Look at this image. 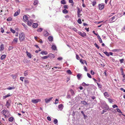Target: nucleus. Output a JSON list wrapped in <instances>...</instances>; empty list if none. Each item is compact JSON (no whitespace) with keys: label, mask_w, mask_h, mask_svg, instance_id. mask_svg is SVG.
<instances>
[{"label":"nucleus","mask_w":125,"mask_h":125,"mask_svg":"<svg viewBox=\"0 0 125 125\" xmlns=\"http://www.w3.org/2000/svg\"><path fill=\"white\" fill-rule=\"evenodd\" d=\"M13 41L15 42V43H16L18 42V38H14L13 40Z\"/></svg>","instance_id":"2f4dec72"},{"label":"nucleus","mask_w":125,"mask_h":125,"mask_svg":"<svg viewBox=\"0 0 125 125\" xmlns=\"http://www.w3.org/2000/svg\"><path fill=\"white\" fill-rule=\"evenodd\" d=\"M101 104L103 109L108 110L109 109L108 106L106 104V103L105 101L102 102H101Z\"/></svg>","instance_id":"f257e3e1"},{"label":"nucleus","mask_w":125,"mask_h":125,"mask_svg":"<svg viewBox=\"0 0 125 125\" xmlns=\"http://www.w3.org/2000/svg\"><path fill=\"white\" fill-rule=\"evenodd\" d=\"M73 30L75 32H77V30L75 27L73 28Z\"/></svg>","instance_id":"338daca9"},{"label":"nucleus","mask_w":125,"mask_h":125,"mask_svg":"<svg viewBox=\"0 0 125 125\" xmlns=\"http://www.w3.org/2000/svg\"><path fill=\"white\" fill-rule=\"evenodd\" d=\"M52 50L54 51L56 49V47L55 45H53L52 46Z\"/></svg>","instance_id":"aec40b11"},{"label":"nucleus","mask_w":125,"mask_h":125,"mask_svg":"<svg viewBox=\"0 0 125 125\" xmlns=\"http://www.w3.org/2000/svg\"><path fill=\"white\" fill-rule=\"evenodd\" d=\"M10 100H8L6 102V104L5 105L6 106L8 107V106L10 105Z\"/></svg>","instance_id":"0eeeda50"},{"label":"nucleus","mask_w":125,"mask_h":125,"mask_svg":"<svg viewBox=\"0 0 125 125\" xmlns=\"http://www.w3.org/2000/svg\"><path fill=\"white\" fill-rule=\"evenodd\" d=\"M38 24L37 23H33L32 24V27L34 28H36L38 26Z\"/></svg>","instance_id":"dca6fc26"},{"label":"nucleus","mask_w":125,"mask_h":125,"mask_svg":"<svg viewBox=\"0 0 125 125\" xmlns=\"http://www.w3.org/2000/svg\"><path fill=\"white\" fill-rule=\"evenodd\" d=\"M80 12H77V16L78 17H80V16H81L82 15V14H80Z\"/></svg>","instance_id":"4d7b16f0"},{"label":"nucleus","mask_w":125,"mask_h":125,"mask_svg":"<svg viewBox=\"0 0 125 125\" xmlns=\"http://www.w3.org/2000/svg\"><path fill=\"white\" fill-rule=\"evenodd\" d=\"M41 54H42L43 55H46L48 54V53L46 51H43L41 52Z\"/></svg>","instance_id":"ddd939ff"},{"label":"nucleus","mask_w":125,"mask_h":125,"mask_svg":"<svg viewBox=\"0 0 125 125\" xmlns=\"http://www.w3.org/2000/svg\"><path fill=\"white\" fill-rule=\"evenodd\" d=\"M77 22L78 23L81 24L82 23V22L81 21V20L80 19H79L77 20Z\"/></svg>","instance_id":"a19ab883"},{"label":"nucleus","mask_w":125,"mask_h":125,"mask_svg":"<svg viewBox=\"0 0 125 125\" xmlns=\"http://www.w3.org/2000/svg\"><path fill=\"white\" fill-rule=\"evenodd\" d=\"M48 56L50 59H52L55 57V56L53 54L50 53L48 55Z\"/></svg>","instance_id":"39448f33"},{"label":"nucleus","mask_w":125,"mask_h":125,"mask_svg":"<svg viewBox=\"0 0 125 125\" xmlns=\"http://www.w3.org/2000/svg\"><path fill=\"white\" fill-rule=\"evenodd\" d=\"M41 100L40 99H32L31 100L33 104H36L38 102H40Z\"/></svg>","instance_id":"7ed1b4c3"},{"label":"nucleus","mask_w":125,"mask_h":125,"mask_svg":"<svg viewBox=\"0 0 125 125\" xmlns=\"http://www.w3.org/2000/svg\"><path fill=\"white\" fill-rule=\"evenodd\" d=\"M52 97H51L49 98H46L45 99V103H47L49 102L52 99Z\"/></svg>","instance_id":"20e7f679"},{"label":"nucleus","mask_w":125,"mask_h":125,"mask_svg":"<svg viewBox=\"0 0 125 125\" xmlns=\"http://www.w3.org/2000/svg\"><path fill=\"white\" fill-rule=\"evenodd\" d=\"M15 88L14 87V86H12L11 87H9L7 88L8 90H11L12 89H14Z\"/></svg>","instance_id":"c9c22d12"},{"label":"nucleus","mask_w":125,"mask_h":125,"mask_svg":"<svg viewBox=\"0 0 125 125\" xmlns=\"http://www.w3.org/2000/svg\"><path fill=\"white\" fill-rule=\"evenodd\" d=\"M43 29L42 28H39L37 30V31L39 32H41L42 30Z\"/></svg>","instance_id":"c756f323"},{"label":"nucleus","mask_w":125,"mask_h":125,"mask_svg":"<svg viewBox=\"0 0 125 125\" xmlns=\"http://www.w3.org/2000/svg\"><path fill=\"white\" fill-rule=\"evenodd\" d=\"M115 19V16H114L112 17L110 20V21L111 22H112L114 21H113V20Z\"/></svg>","instance_id":"393cba45"},{"label":"nucleus","mask_w":125,"mask_h":125,"mask_svg":"<svg viewBox=\"0 0 125 125\" xmlns=\"http://www.w3.org/2000/svg\"><path fill=\"white\" fill-rule=\"evenodd\" d=\"M94 45L98 49H99V46L96 43H95L94 44Z\"/></svg>","instance_id":"3c124183"},{"label":"nucleus","mask_w":125,"mask_h":125,"mask_svg":"<svg viewBox=\"0 0 125 125\" xmlns=\"http://www.w3.org/2000/svg\"><path fill=\"white\" fill-rule=\"evenodd\" d=\"M112 107H113V108H115V107H118V106H117L116 104H114V105H113Z\"/></svg>","instance_id":"e2e57ef3"},{"label":"nucleus","mask_w":125,"mask_h":125,"mask_svg":"<svg viewBox=\"0 0 125 125\" xmlns=\"http://www.w3.org/2000/svg\"><path fill=\"white\" fill-rule=\"evenodd\" d=\"M81 103L82 104L84 105L87 104V103L84 101H81Z\"/></svg>","instance_id":"72a5a7b5"},{"label":"nucleus","mask_w":125,"mask_h":125,"mask_svg":"<svg viewBox=\"0 0 125 125\" xmlns=\"http://www.w3.org/2000/svg\"><path fill=\"white\" fill-rule=\"evenodd\" d=\"M24 82L25 85V86L27 85L29 83V81L27 79H25L24 80Z\"/></svg>","instance_id":"9d476101"},{"label":"nucleus","mask_w":125,"mask_h":125,"mask_svg":"<svg viewBox=\"0 0 125 125\" xmlns=\"http://www.w3.org/2000/svg\"><path fill=\"white\" fill-rule=\"evenodd\" d=\"M20 13V11H16L14 14V16H16L18 15Z\"/></svg>","instance_id":"5701e85b"},{"label":"nucleus","mask_w":125,"mask_h":125,"mask_svg":"<svg viewBox=\"0 0 125 125\" xmlns=\"http://www.w3.org/2000/svg\"><path fill=\"white\" fill-rule=\"evenodd\" d=\"M58 120L56 119H55L53 121L54 123L55 124H56L58 123Z\"/></svg>","instance_id":"4c0bfd02"},{"label":"nucleus","mask_w":125,"mask_h":125,"mask_svg":"<svg viewBox=\"0 0 125 125\" xmlns=\"http://www.w3.org/2000/svg\"><path fill=\"white\" fill-rule=\"evenodd\" d=\"M122 30L123 31L125 30V25L124 26V27L122 29Z\"/></svg>","instance_id":"774afa93"},{"label":"nucleus","mask_w":125,"mask_h":125,"mask_svg":"<svg viewBox=\"0 0 125 125\" xmlns=\"http://www.w3.org/2000/svg\"><path fill=\"white\" fill-rule=\"evenodd\" d=\"M1 32L2 33H3L4 32V30L3 29V28H2V27H1Z\"/></svg>","instance_id":"0e129e2a"},{"label":"nucleus","mask_w":125,"mask_h":125,"mask_svg":"<svg viewBox=\"0 0 125 125\" xmlns=\"http://www.w3.org/2000/svg\"><path fill=\"white\" fill-rule=\"evenodd\" d=\"M48 57V55L42 57V59H46Z\"/></svg>","instance_id":"58836bf2"},{"label":"nucleus","mask_w":125,"mask_h":125,"mask_svg":"<svg viewBox=\"0 0 125 125\" xmlns=\"http://www.w3.org/2000/svg\"><path fill=\"white\" fill-rule=\"evenodd\" d=\"M120 50V49H114L112 50L111 51L113 52H119Z\"/></svg>","instance_id":"c85d7f7f"},{"label":"nucleus","mask_w":125,"mask_h":125,"mask_svg":"<svg viewBox=\"0 0 125 125\" xmlns=\"http://www.w3.org/2000/svg\"><path fill=\"white\" fill-rule=\"evenodd\" d=\"M92 4L93 6H94L96 4V2L95 0H94L93 2H92Z\"/></svg>","instance_id":"cd10ccee"},{"label":"nucleus","mask_w":125,"mask_h":125,"mask_svg":"<svg viewBox=\"0 0 125 125\" xmlns=\"http://www.w3.org/2000/svg\"><path fill=\"white\" fill-rule=\"evenodd\" d=\"M96 83L97 84L98 87L99 88H100L101 89L102 88V85H101L99 84L97 82H96Z\"/></svg>","instance_id":"f704fd0d"},{"label":"nucleus","mask_w":125,"mask_h":125,"mask_svg":"<svg viewBox=\"0 0 125 125\" xmlns=\"http://www.w3.org/2000/svg\"><path fill=\"white\" fill-rule=\"evenodd\" d=\"M28 70H27L26 71H25L24 73V75L25 76H26L28 75Z\"/></svg>","instance_id":"a878e982"},{"label":"nucleus","mask_w":125,"mask_h":125,"mask_svg":"<svg viewBox=\"0 0 125 125\" xmlns=\"http://www.w3.org/2000/svg\"><path fill=\"white\" fill-rule=\"evenodd\" d=\"M57 59L58 60H61L62 59V58L61 57H60L58 58Z\"/></svg>","instance_id":"69168bd1"},{"label":"nucleus","mask_w":125,"mask_h":125,"mask_svg":"<svg viewBox=\"0 0 125 125\" xmlns=\"http://www.w3.org/2000/svg\"><path fill=\"white\" fill-rule=\"evenodd\" d=\"M7 112V111L4 109L1 112V113L4 115H5V114H6Z\"/></svg>","instance_id":"6ab92c4d"},{"label":"nucleus","mask_w":125,"mask_h":125,"mask_svg":"<svg viewBox=\"0 0 125 125\" xmlns=\"http://www.w3.org/2000/svg\"><path fill=\"white\" fill-rule=\"evenodd\" d=\"M4 46L3 44H1L0 46V50L1 51H3L4 49Z\"/></svg>","instance_id":"f3484780"},{"label":"nucleus","mask_w":125,"mask_h":125,"mask_svg":"<svg viewBox=\"0 0 125 125\" xmlns=\"http://www.w3.org/2000/svg\"><path fill=\"white\" fill-rule=\"evenodd\" d=\"M10 31H11L13 33H14L15 32V31L14 30L12 29L11 28H10Z\"/></svg>","instance_id":"09e8293b"},{"label":"nucleus","mask_w":125,"mask_h":125,"mask_svg":"<svg viewBox=\"0 0 125 125\" xmlns=\"http://www.w3.org/2000/svg\"><path fill=\"white\" fill-rule=\"evenodd\" d=\"M76 59L77 60H79L80 59V58L78 55L76 54Z\"/></svg>","instance_id":"052dcab7"},{"label":"nucleus","mask_w":125,"mask_h":125,"mask_svg":"<svg viewBox=\"0 0 125 125\" xmlns=\"http://www.w3.org/2000/svg\"><path fill=\"white\" fill-rule=\"evenodd\" d=\"M24 37L25 35L24 33H20L19 37V40L20 42L24 40Z\"/></svg>","instance_id":"f03ea898"},{"label":"nucleus","mask_w":125,"mask_h":125,"mask_svg":"<svg viewBox=\"0 0 125 125\" xmlns=\"http://www.w3.org/2000/svg\"><path fill=\"white\" fill-rule=\"evenodd\" d=\"M67 72L68 73L70 74H72V73L71 72V71L70 70H69L67 71Z\"/></svg>","instance_id":"a18cd8bd"},{"label":"nucleus","mask_w":125,"mask_h":125,"mask_svg":"<svg viewBox=\"0 0 125 125\" xmlns=\"http://www.w3.org/2000/svg\"><path fill=\"white\" fill-rule=\"evenodd\" d=\"M120 63H122L123 62L124 60L123 59L119 60Z\"/></svg>","instance_id":"bf43d9fd"},{"label":"nucleus","mask_w":125,"mask_h":125,"mask_svg":"<svg viewBox=\"0 0 125 125\" xmlns=\"http://www.w3.org/2000/svg\"><path fill=\"white\" fill-rule=\"evenodd\" d=\"M108 100V101L110 103H112V102H113V101L110 98H107Z\"/></svg>","instance_id":"37998d69"},{"label":"nucleus","mask_w":125,"mask_h":125,"mask_svg":"<svg viewBox=\"0 0 125 125\" xmlns=\"http://www.w3.org/2000/svg\"><path fill=\"white\" fill-rule=\"evenodd\" d=\"M104 53L105 54L106 56H109V54L108 52L107 51H105L104 52Z\"/></svg>","instance_id":"473e14b6"},{"label":"nucleus","mask_w":125,"mask_h":125,"mask_svg":"<svg viewBox=\"0 0 125 125\" xmlns=\"http://www.w3.org/2000/svg\"><path fill=\"white\" fill-rule=\"evenodd\" d=\"M62 12L66 14L68 13V11L66 9H64L62 11Z\"/></svg>","instance_id":"b1692460"},{"label":"nucleus","mask_w":125,"mask_h":125,"mask_svg":"<svg viewBox=\"0 0 125 125\" xmlns=\"http://www.w3.org/2000/svg\"><path fill=\"white\" fill-rule=\"evenodd\" d=\"M23 20L25 21H27L28 20V18L26 15H24L23 17Z\"/></svg>","instance_id":"f8f14e48"},{"label":"nucleus","mask_w":125,"mask_h":125,"mask_svg":"<svg viewBox=\"0 0 125 125\" xmlns=\"http://www.w3.org/2000/svg\"><path fill=\"white\" fill-rule=\"evenodd\" d=\"M10 96V95L7 94V95H5V96H3V98L4 99H5L6 98Z\"/></svg>","instance_id":"79ce46f5"},{"label":"nucleus","mask_w":125,"mask_h":125,"mask_svg":"<svg viewBox=\"0 0 125 125\" xmlns=\"http://www.w3.org/2000/svg\"><path fill=\"white\" fill-rule=\"evenodd\" d=\"M82 74L79 73L77 75V77L78 80L80 79V78L82 77Z\"/></svg>","instance_id":"6e6552de"},{"label":"nucleus","mask_w":125,"mask_h":125,"mask_svg":"<svg viewBox=\"0 0 125 125\" xmlns=\"http://www.w3.org/2000/svg\"><path fill=\"white\" fill-rule=\"evenodd\" d=\"M32 21L31 20H30L28 21L27 24L29 26H31V25L32 23Z\"/></svg>","instance_id":"2eb2a0df"},{"label":"nucleus","mask_w":125,"mask_h":125,"mask_svg":"<svg viewBox=\"0 0 125 125\" xmlns=\"http://www.w3.org/2000/svg\"><path fill=\"white\" fill-rule=\"evenodd\" d=\"M104 96L106 98V97H109V95L108 94V93L107 92H105L104 93Z\"/></svg>","instance_id":"9b49d317"},{"label":"nucleus","mask_w":125,"mask_h":125,"mask_svg":"<svg viewBox=\"0 0 125 125\" xmlns=\"http://www.w3.org/2000/svg\"><path fill=\"white\" fill-rule=\"evenodd\" d=\"M87 76L89 78H92V76L89 73H87Z\"/></svg>","instance_id":"5fc2aeb1"},{"label":"nucleus","mask_w":125,"mask_h":125,"mask_svg":"<svg viewBox=\"0 0 125 125\" xmlns=\"http://www.w3.org/2000/svg\"><path fill=\"white\" fill-rule=\"evenodd\" d=\"M81 113L83 115V116H84V117H86L87 116L86 115H85L83 111H81Z\"/></svg>","instance_id":"864d4df0"},{"label":"nucleus","mask_w":125,"mask_h":125,"mask_svg":"<svg viewBox=\"0 0 125 125\" xmlns=\"http://www.w3.org/2000/svg\"><path fill=\"white\" fill-rule=\"evenodd\" d=\"M26 53L27 55L29 58H31V55L30 53L28 52L27 51L26 52Z\"/></svg>","instance_id":"4468645a"},{"label":"nucleus","mask_w":125,"mask_h":125,"mask_svg":"<svg viewBox=\"0 0 125 125\" xmlns=\"http://www.w3.org/2000/svg\"><path fill=\"white\" fill-rule=\"evenodd\" d=\"M6 57V55L5 54L2 55L1 57V60H3Z\"/></svg>","instance_id":"a211bd4d"},{"label":"nucleus","mask_w":125,"mask_h":125,"mask_svg":"<svg viewBox=\"0 0 125 125\" xmlns=\"http://www.w3.org/2000/svg\"><path fill=\"white\" fill-rule=\"evenodd\" d=\"M14 118L13 117H11L9 118V121L10 122H12L13 121Z\"/></svg>","instance_id":"4be33fe9"},{"label":"nucleus","mask_w":125,"mask_h":125,"mask_svg":"<svg viewBox=\"0 0 125 125\" xmlns=\"http://www.w3.org/2000/svg\"><path fill=\"white\" fill-rule=\"evenodd\" d=\"M99 10H102L104 7V5L103 4H99L98 5Z\"/></svg>","instance_id":"423d86ee"},{"label":"nucleus","mask_w":125,"mask_h":125,"mask_svg":"<svg viewBox=\"0 0 125 125\" xmlns=\"http://www.w3.org/2000/svg\"><path fill=\"white\" fill-rule=\"evenodd\" d=\"M63 7L64 8L66 9H68V6L67 5H64L63 6Z\"/></svg>","instance_id":"8fccbe9b"},{"label":"nucleus","mask_w":125,"mask_h":125,"mask_svg":"<svg viewBox=\"0 0 125 125\" xmlns=\"http://www.w3.org/2000/svg\"><path fill=\"white\" fill-rule=\"evenodd\" d=\"M38 1L37 0H34V1L33 4L34 5H37V4Z\"/></svg>","instance_id":"ea45409f"},{"label":"nucleus","mask_w":125,"mask_h":125,"mask_svg":"<svg viewBox=\"0 0 125 125\" xmlns=\"http://www.w3.org/2000/svg\"><path fill=\"white\" fill-rule=\"evenodd\" d=\"M43 34L45 36H47L49 35V33L46 31H45L43 32Z\"/></svg>","instance_id":"1a4fd4ad"},{"label":"nucleus","mask_w":125,"mask_h":125,"mask_svg":"<svg viewBox=\"0 0 125 125\" xmlns=\"http://www.w3.org/2000/svg\"><path fill=\"white\" fill-rule=\"evenodd\" d=\"M70 91L71 92L72 94L73 95L74 94V92L73 91L72 89H71L70 90Z\"/></svg>","instance_id":"6e6d98bb"},{"label":"nucleus","mask_w":125,"mask_h":125,"mask_svg":"<svg viewBox=\"0 0 125 125\" xmlns=\"http://www.w3.org/2000/svg\"><path fill=\"white\" fill-rule=\"evenodd\" d=\"M90 72L91 74L93 75H94L95 73H94L93 71L92 70H91V71Z\"/></svg>","instance_id":"680f3d73"},{"label":"nucleus","mask_w":125,"mask_h":125,"mask_svg":"<svg viewBox=\"0 0 125 125\" xmlns=\"http://www.w3.org/2000/svg\"><path fill=\"white\" fill-rule=\"evenodd\" d=\"M53 37L52 36H49L48 38V39L50 41L52 42L53 40Z\"/></svg>","instance_id":"412c9836"},{"label":"nucleus","mask_w":125,"mask_h":125,"mask_svg":"<svg viewBox=\"0 0 125 125\" xmlns=\"http://www.w3.org/2000/svg\"><path fill=\"white\" fill-rule=\"evenodd\" d=\"M63 105L62 104H60L58 105V107L59 108L62 109L63 108Z\"/></svg>","instance_id":"bb28decb"},{"label":"nucleus","mask_w":125,"mask_h":125,"mask_svg":"<svg viewBox=\"0 0 125 125\" xmlns=\"http://www.w3.org/2000/svg\"><path fill=\"white\" fill-rule=\"evenodd\" d=\"M12 18L10 17H9L7 19V21H11L12 20Z\"/></svg>","instance_id":"49530a36"},{"label":"nucleus","mask_w":125,"mask_h":125,"mask_svg":"<svg viewBox=\"0 0 125 125\" xmlns=\"http://www.w3.org/2000/svg\"><path fill=\"white\" fill-rule=\"evenodd\" d=\"M116 109V110L118 112H119L121 113H122V112H121V111L119 109L117 108Z\"/></svg>","instance_id":"c03bdc74"},{"label":"nucleus","mask_w":125,"mask_h":125,"mask_svg":"<svg viewBox=\"0 0 125 125\" xmlns=\"http://www.w3.org/2000/svg\"><path fill=\"white\" fill-rule=\"evenodd\" d=\"M58 99H56L55 100V104H56L58 103Z\"/></svg>","instance_id":"603ef678"},{"label":"nucleus","mask_w":125,"mask_h":125,"mask_svg":"<svg viewBox=\"0 0 125 125\" xmlns=\"http://www.w3.org/2000/svg\"><path fill=\"white\" fill-rule=\"evenodd\" d=\"M86 33L85 32H83L82 33V34L81 36L84 37H85L86 36Z\"/></svg>","instance_id":"7c9ffc66"},{"label":"nucleus","mask_w":125,"mask_h":125,"mask_svg":"<svg viewBox=\"0 0 125 125\" xmlns=\"http://www.w3.org/2000/svg\"><path fill=\"white\" fill-rule=\"evenodd\" d=\"M82 85L83 86H86V84L84 82H83L82 84Z\"/></svg>","instance_id":"13d9d810"},{"label":"nucleus","mask_w":125,"mask_h":125,"mask_svg":"<svg viewBox=\"0 0 125 125\" xmlns=\"http://www.w3.org/2000/svg\"><path fill=\"white\" fill-rule=\"evenodd\" d=\"M61 3L63 4H66V2L65 1V0H62L61 2Z\"/></svg>","instance_id":"e433bc0d"},{"label":"nucleus","mask_w":125,"mask_h":125,"mask_svg":"<svg viewBox=\"0 0 125 125\" xmlns=\"http://www.w3.org/2000/svg\"><path fill=\"white\" fill-rule=\"evenodd\" d=\"M77 13L78 12H80L82 11V10H81L78 7L77 8Z\"/></svg>","instance_id":"de8ad7c7"}]
</instances>
